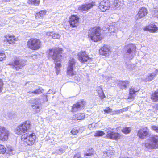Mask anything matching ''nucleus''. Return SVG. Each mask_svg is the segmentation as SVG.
I'll return each mask as SVG.
<instances>
[{"label": "nucleus", "instance_id": "nucleus-46", "mask_svg": "<svg viewBox=\"0 0 158 158\" xmlns=\"http://www.w3.org/2000/svg\"><path fill=\"white\" fill-rule=\"evenodd\" d=\"M152 129L157 132H158V127L153 126L152 127Z\"/></svg>", "mask_w": 158, "mask_h": 158}, {"label": "nucleus", "instance_id": "nucleus-50", "mask_svg": "<svg viewBox=\"0 0 158 158\" xmlns=\"http://www.w3.org/2000/svg\"><path fill=\"white\" fill-rule=\"evenodd\" d=\"M9 152H12V151H13V150L11 148H10L9 149Z\"/></svg>", "mask_w": 158, "mask_h": 158}, {"label": "nucleus", "instance_id": "nucleus-56", "mask_svg": "<svg viewBox=\"0 0 158 158\" xmlns=\"http://www.w3.org/2000/svg\"><path fill=\"white\" fill-rule=\"evenodd\" d=\"M45 98H46V99H47V97H45Z\"/></svg>", "mask_w": 158, "mask_h": 158}, {"label": "nucleus", "instance_id": "nucleus-49", "mask_svg": "<svg viewBox=\"0 0 158 158\" xmlns=\"http://www.w3.org/2000/svg\"><path fill=\"white\" fill-rule=\"evenodd\" d=\"M2 1L3 2H5L10 1V0H2Z\"/></svg>", "mask_w": 158, "mask_h": 158}, {"label": "nucleus", "instance_id": "nucleus-13", "mask_svg": "<svg viewBox=\"0 0 158 158\" xmlns=\"http://www.w3.org/2000/svg\"><path fill=\"white\" fill-rule=\"evenodd\" d=\"M79 18L74 15H72L69 18V21L70 26L72 27H77L79 25Z\"/></svg>", "mask_w": 158, "mask_h": 158}, {"label": "nucleus", "instance_id": "nucleus-9", "mask_svg": "<svg viewBox=\"0 0 158 158\" xmlns=\"http://www.w3.org/2000/svg\"><path fill=\"white\" fill-rule=\"evenodd\" d=\"M26 64V61L24 60H15L14 62L10 63L8 65L12 66L13 68H15L18 71L21 69Z\"/></svg>", "mask_w": 158, "mask_h": 158}, {"label": "nucleus", "instance_id": "nucleus-8", "mask_svg": "<svg viewBox=\"0 0 158 158\" xmlns=\"http://www.w3.org/2000/svg\"><path fill=\"white\" fill-rule=\"evenodd\" d=\"M136 49V47L134 44H131L126 46V57L130 60L133 59L134 57L133 52Z\"/></svg>", "mask_w": 158, "mask_h": 158}, {"label": "nucleus", "instance_id": "nucleus-57", "mask_svg": "<svg viewBox=\"0 0 158 158\" xmlns=\"http://www.w3.org/2000/svg\"><path fill=\"white\" fill-rule=\"evenodd\" d=\"M107 109H109L110 108H109V107H108V108H107Z\"/></svg>", "mask_w": 158, "mask_h": 158}, {"label": "nucleus", "instance_id": "nucleus-34", "mask_svg": "<svg viewBox=\"0 0 158 158\" xmlns=\"http://www.w3.org/2000/svg\"><path fill=\"white\" fill-rule=\"evenodd\" d=\"M114 129L111 128L110 127H107L105 129V131L107 133L106 136L108 137V135L109 134H111L112 132L114 131Z\"/></svg>", "mask_w": 158, "mask_h": 158}, {"label": "nucleus", "instance_id": "nucleus-39", "mask_svg": "<svg viewBox=\"0 0 158 158\" xmlns=\"http://www.w3.org/2000/svg\"><path fill=\"white\" fill-rule=\"evenodd\" d=\"M93 151L94 150L92 148L89 149V152L85 154H84V156L85 157L89 156L92 155L93 153Z\"/></svg>", "mask_w": 158, "mask_h": 158}, {"label": "nucleus", "instance_id": "nucleus-10", "mask_svg": "<svg viewBox=\"0 0 158 158\" xmlns=\"http://www.w3.org/2000/svg\"><path fill=\"white\" fill-rule=\"evenodd\" d=\"M77 56L78 59L81 63L89 62L91 61V58L85 51L80 52L78 53Z\"/></svg>", "mask_w": 158, "mask_h": 158}, {"label": "nucleus", "instance_id": "nucleus-30", "mask_svg": "<svg viewBox=\"0 0 158 158\" xmlns=\"http://www.w3.org/2000/svg\"><path fill=\"white\" fill-rule=\"evenodd\" d=\"M46 12L47 11L45 10L40 11L35 14V16L36 18L42 17L46 15Z\"/></svg>", "mask_w": 158, "mask_h": 158}, {"label": "nucleus", "instance_id": "nucleus-48", "mask_svg": "<svg viewBox=\"0 0 158 158\" xmlns=\"http://www.w3.org/2000/svg\"><path fill=\"white\" fill-rule=\"evenodd\" d=\"M56 73L57 75L59 73V71H60V69L59 68H56Z\"/></svg>", "mask_w": 158, "mask_h": 158}, {"label": "nucleus", "instance_id": "nucleus-18", "mask_svg": "<svg viewBox=\"0 0 158 158\" xmlns=\"http://www.w3.org/2000/svg\"><path fill=\"white\" fill-rule=\"evenodd\" d=\"M129 83V82L128 81H120L118 84V85L121 89H126Z\"/></svg>", "mask_w": 158, "mask_h": 158}, {"label": "nucleus", "instance_id": "nucleus-14", "mask_svg": "<svg viewBox=\"0 0 158 158\" xmlns=\"http://www.w3.org/2000/svg\"><path fill=\"white\" fill-rule=\"evenodd\" d=\"M148 129L145 127L138 130L137 136L141 139H144L148 135Z\"/></svg>", "mask_w": 158, "mask_h": 158}, {"label": "nucleus", "instance_id": "nucleus-24", "mask_svg": "<svg viewBox=\"0 0 158 158\" xmlns=\"http://www.w3.org/2000/svg\"><path fill=\"white\" fill-rule=\"evenodd\" d=\"M104 111L105 113L110 114L111 115L118 114L122 111V109L117 111L114 109H104Z\"/></svg>", "mask_w": 158, "mask_h": 158}, {"label": "nucleus", "instance_id": "nucleus-2", "mask_svg": "<svg viewBox=\"0 0 158 158\" xmlns=\"http://www.w3.org/2000/svg\"><path fill=\"white\" fill-rule=\"evenodd\" d=\"M79 68L76 60L73 58H70L68 62L67 73L69 77H72L76 74V70Z\"/></svg>", "mask_w": 158, "mask_h": 158}, {"label": "nucleus", "instance_id": "nucleus-38", "mask_svg": "<svg viewBox=\"0 0 158 158\" xmlns=\"http://www.w3.org/2000/svg\"><path fill=\"white\" fill-rule=\"evenodd\" d=\"M64 150L61 148H57L56 150V152L58 154H61L64 152Z\"/></svg>", "mask_w": 158, "mask_h": 158}, {"label": "nucleus", "instance_id": "nucleus-32", "mask_svg": "<svg viewBox=\"0 0 158 158\" xmlns=\"http://www.w3.org/2000/svg\"><path fill=\"white\" fill-rule=\"evenodd\" d=\"M40 2V0H28L27 1V3L29 4L35 6L38 5Z\"/></svg>", "mask_w": 158, "mask_h": 158}, {"label": "nucleus", "instance_id": "nucleus-22", "mask_svg": "<svg viewBox=\"0 0 158 158\" xmlns=\"http://www.w3.org/2000/svg\"><path fill=\"white\" fill-rule=\"evenodd\" d=\"M120 137V135L119 133L115 132L114 131L112 132L111 134H109L107 137L110 139L115 140L119 139Z\"/></svg>", "mask_w": 158, "mask_h": 158}, {"label": "nucleus", "instance_id": "nucleus-12", "mask_svg": "<svg viewBox=\"0 0 158 158\" xmlns=\"http://www.w3.org/2000/svg\"><path fill=\"white\" fill-rule=\"evenodd\" d=\"M110 6V3L108 0H103L99 3V9L102 12H104L109 9Z\"/></svg>", "mask_w": 158, "mask_h": 158}, {"label": "nucleus", "instance_id": "nucleus-5", "mask_svg": "<svg viewBox=\"0 0 158 158\" xmlns=\"http://www.w3.org/2000/svg\"><path fill=\"white\" fill-rule=\"evenodd\" d=\"M31 124L29 121H26L23 124L18 126L15 129V132L18 135H22L29 131Z\"/></svg>", "mask_w": 158, "mask_h": 158}, {"label": "nucleus", "instance_id": "nucleus-4", "mask_svg": "<svg viewBox=\"0 0 158 158\" xmlns=\"http://www.w3.org/2000/svg\"><path fill=\"white\" fill-rule=\"evenodd\" d=\"M36 138L35 134L31 132L27 133L21 136V139L23 141L24 144L29 146L34 144Z\"/></svg>", "mask_w": 158, "mask_h": 158}, {"label": "nucleus", "instance_id": "nucleus-26", "mask_svg": "<svg viewBox=\"0 0 158 158\" xmlns=\"http://www.w3.org/2000/svg\"><path fill=\"white\" fill-rule=\"evenodd\" d=\"M48 36H51L53 39H58L60 37V35L58 33L54 32H48L47 33Z\"/></svg>", "mask_w": 158, "mask_h": 158}, {"label": "nucleus", "instance_id": "nucleus-3", "mask_svg": "<svg viewBox=\"0 0 158 158\" xmlns=\"http://www.w3.org/2000/svg\"><path fill=\"white\" fill-rule=\"evenodd\" d=\"M100 32V29L98 27L91 28L88 31V37L94 42L99 41L101 39Z\"/></svg>", "mask_w": 158, "mask_h": 158}, {"label": "nucleus", "instance_id": "nucleus-29", "mask_svg": "<svg viewBox=\"0 0 158 158\" xmlns=\"http://www.w3.org/2000/svg\"><path fill=\"white\" fill-rule=\"evenodd\" d=\"M85 115L84 114L78 113L74 115L73 118L77 120H81L85 118Z\"/></svg>", "mask_w": 158, "mask_h": 158}, {"label": "nucleus", "instance_id": "nucleus-43", "mask_svg": "<svg viewBox=\"0 0 158 158\" xmlns=\"http://www.w3.org/2000/svg\"><path fill=\"white\" fill-rule=\"evenodd\" d=\"M126 67L127 68L131 70V69H132L133 68L135 67V64H132L130 63H129L128 64H127V63H126Z\"/></svg>", "mask_w": 158, "mask_h": 158}, {"label": "nucleus", "instance_id": "nucleus-21", "mask_svg": "<svg viewBox=\"0 0 158 158\" xmlns=\"http://www.w3.org/2000/svg\"><path fill=\"white\" fill-rule=\"evenodd\" d=\"M86 104L85 102L83 100H80L76 104H74L72 109L78 108L83 107Z\"/></svg>", "mask_w": 158, "mask_h": 158}, {"label": "nucleus", "instance_id": "nucleus-51", "mask_svg": "<svg viewBox=\"0 0 158 158\" xmlns=\"http://www.w3.org/2000/svg\"><path fill=\"white\" fill-rule=\"evenodd\" d=\"M157 72H158V69H156V73H157Z\"/></svg>", "mask_w": 158, "mask_h": 158}, {"label": "nucleus", "instance_id": "nucleus-25", "mask_svg": "<svg viewBox=\"0 0 158 158\" xmlns=\"http://www.w3.org/2000/svg\"><path fill=\"white\" fill-rule=\"evenodd\" d=\"M97 91L99 97L101 99H102L105 97L102 89L101 86H99L97 88Z\"/></svg>", "mask_w": 158, "mask_h": 158}, {"label": "nucleus", "instance_id": "nucleus-36", "mask_svg": "<svg viewBox=\"0 0 158 158\" xmlns=\"http://www.w3.org/2000/svg\"><path fill=\"white\" fill-rule=\"evenodd\" d=\"M121 2L122 0H115L114 1V5L115 7H118L121 6L122 4Z\"/></svg>", "mask_w": 158, "mask_h": 158}, {"label": "nucleus", "instance_id": "nucleus-44", "mask_svg": "<svg viewBox=\"0 0 158 158\" xmlns=\"http://www.w3.org/2000/svg\"><path fill=\"white\" fill-rule=\"evenodd\" d=\"M73 158H81V154L80 153L78 152L74 155Z\"/></svg>", "mask_w": 158, "mask_h": 158}, {"label": "nucleus", "instance_id": "nucleus-1", "mask_svg": "<svg viewBox=\"0 0 158 158\" xmlns=\"http://www.w3.org/2000/svg\"><path fill=\"white\" fill-rule=\"evenodd\" d=\"M62 51V49L61 48H55L49 49L48 52L49 58H52L56 62L55 64L56 68H59L61 67L60 63L58 62H60L61 60Z\"/></svg>", "mask_w": 158, "mask_h": 158}, {"label": "nucleus", "instance_id": "nucleus-7", "mask_svg": "<svg viewBox=\"0 0 158 158\" xmlns=\"http://www.w3.org/2000/svg\"><path fill=\"white\" fill-rule=\"evenodd\" d=\"M145 147L148 149H156L158 148V137L154 135L152 137L148 142L145 143Z\"/></svg>", "mask_w": 158, "mask_h": 158}, {"label": "nucleus", "instance_id": "nucleus-16", "mask_svg": "<svg viewBox=\"0 0 158 158\" xmlns=\"http://www.w3.org/2000/svg\"><path fill=\"white\" fill-rule=\"evenodd\" d=\"M147 14V9L142 7L141 8L136 15L137 19H140L145 16Z\"/></svg>", "mask_w": 158, "mask_h": 158}, {"label": "nucleus", "instance_id": "nucleus-15", "mask_svg": "<svg viewBox=\"0 0 158 158\" xmlns=\"http://www.w3.org/2000/svg\"><path fill=\"white\" fill-rule=\"evenodd\" d=\"M0 139L3 141L7 140L8 139V131L3 127L0 126Z\"/></svg>", "mask_w": 158, "mask_h": 158}, {"label": "nucleus", "instance_id": "nucleus-31", "mask_svg": "<svg viewBox=\"0 0 158 158\" xmlns=\"http://www.w3.org/2000/svg\"><path fill=\"white\" fill-rule=\"evenodd\" d=\"M8 38H7V41L10 44L13 43L15 41H17V38H15V36H8Z\"/></svg>", "mask_w": 158, "mask_h": 158}, {"label": "nucleus", "instance_id": "nucleus-20", "mask_svg": "<svg viewBox=\"0 0 158 158\" xmlns=\"http://www.w3.org/2000/svg\"><path fill=\"white\" fill-rule=\"evenodd\" d=\"M139 89L131 87L129 90V95L128 96V98L132 99L134 98L135 94L136 92H138Z\"/></svg>", "mask_w": 158, "mask_h": 158}, {"label": "nucleus", "instance_id": "nucleus-17", "mask_svg": "<svg viewBox=\"0 0 158 158\" xmlns=\"http://www.w3.org/2000/svg\"><path fill=\"white\" fill-rule=\"evenodd\" d=\"M110 50V47L108 45H104L99 50V53L100 55L106 56Z\"/></svg>", "mask_w": 158, "mask_h": 158}, {"label": "nucleus", "instance_id": "nucleus-37", "mask_svg": "<svg viewBox=\"0 0 158 158\" xmlns=\"http://www.w3.org/2000/svg\"><path fill=\"white\" fill-rule=\"evenodd\" d=\"M104 134V132L102 131H97L95 132L94 136L95 137L101 136H103Z\"/></svg>", "mask_w": 158, "mask_h": 158}, {"label": "nucleus", "instance_id": "nucleus-40", "mask_svg": "<svg viewBox=\"0 0 158 158\" xmlns=\"http://www.w3.org/2000/svg\"><path fill=\"white\" fill-rule=\"evenodd\" d=\"M79 128L77 127L73 128L71 132L72 134H77L79 132Z\"/></svg>", "mask_w": 158, "mask_h": 158}, {"label": "nucleus", "instance_id": "nucleus-47", "mask_svg": "<svg viewBox=\"0 0 158 158\" xmlns=\"http://www.w3.org/2000/svg\"><path fill=\"white\" fill-rule=\"evenodd\" d=\"M105 78L106 79L107 81H110L112 79V77H111L106 76Z\"/></svg>", "mask_w": 158, "mask_h": 158}, {"label": "nucleus", "instance_id": "nucleus-23", "mask_svg": "<svg viewBox=\"0 0 158 158\" xmlns=\"http://www.w3.org/2000/svg\"><path fill=\"white\" fill-rule=\"evenodd\" d=\"M33 104L31 105L33 109H39L40 107V100L38 98L34 99L32 101Z\"/></svg>", "mask_w": 158, "mask_h": 158}, {"label": "nucleus", "instance_id": "nucleus-55", "mask_svg": "<svg viewBox=\"0 0 158 158\" xmlns=\"http://www.w3.org/2000/svg\"><path fill=\"white\" fill-rule=\"evenodd\" d=\"M119 158H123V157H120Z\"/></svg>", "mask_w": 158, "mask_h": 158}, {"label": "nucleus", "instance_id": "nucleus-6", "mask_svg": "<svg viewBox=\"0 0 158 158\" xmlns=\"http://www.w3.org/2000/svg\"><path fill=\"white\" fill-rule=\"evenodd\" d=\"M28 47L33 50H37L41 47V43L40 40L37 39H31L27 42Z\"/></svg>", "mask_w": 158, "mask_h": 158}, {"label": "nucleus", "instance_id": "nucleus-27", "mask_svg": "<svg viewBox=\"0 0 158 158\" xmlns=\"http://www.w3.org/2000/svg\"><path fill=\"white\" fill-rule=\"evenodd\" d=\"M157 75L156 73H153L151 74H148L146 77L145 81H151L154 78V77Z\"/></svg>", "mask_w": 158, "mask_h": 158}, {"label": "nucleus", "instance_id": "nucleus-45", "mask_svg": "<svg viewBox=\"0 0 158 158\" xmlns=\"http://www.w3.org/2000/svg\"><path fill=\"white\" fill-rule=\"evenodd\" d=\"M3 85V83L2 80L0 79V92L2 90Z\"/></svg>", "mask_w": 158, "mask_h": 158}, {"label": "nucleus", "instance_id": "nucleus-33", "mask_svg": "<svg viewBox=\"0 0 158 158\" xmlns=\"http://www.w3.org/2000/svg\"><path fill=\"white\" fill-rule=\"evenodd\" d=\"M151 98L154 102L158 101V91H155L152 94Z\"/></svg>", "mask_w": 158, "mask_h": 158}, {"label": "nucleus", "instance_id": "nucleus-53", "mask_svg": "<svg viewBox=\"0 0 158 158\" xmlns=\"http://www.w3.org/2000/svg\"><path fill=\"white\" fill-rule=\"evenodd\" d=\"M90 125H90V124L89 125V127H90Z\"/></svg>", "mask_w": 158, "mask_h": 158}, {"label": "nucleus", "instance_id": "nucleus-28", "mask_svg": "<svg viewBox=\"0 0 158 158\" xmlns=\"http://www.w3.org/2000/svg\"><path fill=\"white\" fill-rule=\"evenodd\" d=\"M43 90V89L42 88H40L33 91H29L27 92V94H33L35 95H38L41 94Z\"/></svg>", "mask_w": 158, "mask_h": 158}, {"label": "nucleus", "instance_id": "nucleus-52", "mask_svg": "<svg viewBox=\"0 0 158 158\" xmlns=\"http://www.w3.org/2000/svg\"><path fill=\"white\" fill-rule=\"evenodd\" d=\"M156 107L157 108V109H158V104L156 105Z\"/></svg>", "mask_w": 158, "mask_h": 158}, {"label": "nucleus", "instance_id": "nucleus-19", "mask_svg": "<svg viewBox=\"0 0 158 158\" xmlns=\"http://www.w3.org/2000/svg\"><path fill=\"white\" fill-rule=\"evenodd\" d=\"M158 30V27L153 24H150L148 27L144 28V30L145 31H148L152 32H155Z\"/></svg>", "mask_w": 158, "mask_h": 158}, {"label": "nucleus", "instance_id": "nucleus-41", "mask_svg": "<svg viewBox=\"0 0 158 158\" xmlns=\"http://www.w3.org/2000/svg\"><path fill=\"white\" fill-rule=\"evenodd\" d=\"M6 58L5 53L0 51V61L4 60Z\"/></svg>", "mask_w": 158, "mask_h": 158}, {"label": "nucleus", "instance_id": "nucleus-42", "mask_svg": "<svg viewBox=\"0 0 158 158\" xmlns=\"http://www.w3.org/2000/svg\"><path fill=\"white\" fill-rule=\"evenodd\" d=\"M6 149L4 146L0 144V153L3 154L6 152Z\"/></svg>", "mask_w": 158, "mask_h": 158}, {"label": "nucleus", "instance_id": "nucleus-54", "mask_svg": "<svg viewBox=\"0 0 158 158\" xmlns=\"http://www.w3.org/2000/svg\"><path fill=\"white\" fill-rule=\"evenodd\" d=\"M9 154H10V153L9 152ZM11 154H13V153H11Z\"/></svg>", "mask_w": 158, "mask_h": 158}, {"label": "nucleus", "instance_id": "nucleus-35", "mask_svg": "<svg viewBox=\"0 0 158 158\" xmlns=\"http://www.w3.org/2000/svg\"><path fill=\"white\" fill-rule=\"evenodd\" d=\"M131 129L130 127H126L123 128L122 131L125 134L129 133L131 131Z\"/></svg>", "mask_w": 158, "mask_h": 158}, {"label": "nucleus", "instance_id": "nucleus-11", "mask_svg": "<svg viewBox=\"0 0 158 158\" xmlns=\"http://www.w3.org/2000/svg\"><path fill=\"white\" fill-rule=\"evenodd\" d=\"M95 5V2H91L85 3L79 6L78 7V10L81 12H87L90 9Z\"/></svg>", "mask_w": 158, "mask_h": 158}]
</instances>
